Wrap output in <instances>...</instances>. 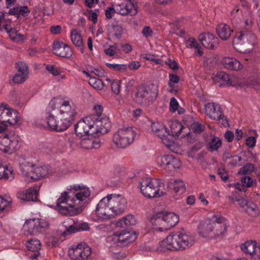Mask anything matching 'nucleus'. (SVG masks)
Returning <instances> with one entry per match:
<instances>
[{"mask_svg":"<svg viewBox=\"0 0 260 260\" xmlns=\"http://www.w3.org/2000/svg\"><path fill=\"white\" fill-rule=\"evenodd\" d=\"M123 28L120 24H111L108 25V33L109 36H112L117 39H120L123 34Z\"/></svg>","mask_w":260,"mask_h":260,"instance_id":"72a5a7b5","label":"nucleus"},{"mask_svg":"<svg viewBox=\"0 0 260 260\" xmlns=\"http://www.w3.org/2000/svg\"><path fill=\"white\" fill-rule=\"evenodd\" d=\"M194 238L185 233L180 232L170 233L166 239L160 242L156 250L165 252L167 250H183L193 245Z\"/></svg>","mask_w":260,"mask_h":260,"instance_id":"7ed1b4c3","label":"nucleus"},{"mask_svg":"<svg viewBox=\"0 0 260 260\" xmlns=\"http://www.w3.org/2000/svg\"><path fill=\"white\" fill-rule=\"evenodd\" d=\"M168 187L173 189L175 193L182 194L185 191V185L182 180H171L168 183Z\"/></svg>","mask_w":260,"mask_h":260,"instance_id":"c85d7f7f","label":"nucleus"},{"mask_svg":"<svg viewBox=\"0 0 260 260\" xmlns=\"http://www.w3.org/2000/svg\"><path fill=\"white\" fill-rule=\"evenodd\" d=\"M178 107L179 104L177 100L175 98H172L170 103V110L172 112H175L178 109Z\"/></svg>","mask_w":260,"mask_h":260,"instance_id":"bf43d9fd","label":"nucleus"},{"mask_svg":"<svg viewBox=\"0 0 260 260\" xmlns=\"http://www.w3.org/2000/svg\"><path fill=\"white\" fill-rule=\"evenodd\" d=\"M256 36L252 32L247 30L240 31L234 39V42L239 40L241 44L247 48V51L252 49L256 42Z\"/></svg>","mask_w":260,"mask_h":260,"instance_id":"dca6fc26","label":"nucleus"},{"mask_svg":"<svg viewBox=\"0 0 260 260\" xmlns=\"http://www.w3.org/2000/svg\"><path fill=\"white\" fill-rule=\"evenodd\" d=\"M225 68L230 70H238L241 68V64L237 59L233 58L224 57L222 61Z\"/></svg>","mask_w":260,"mask_h":260,"instance_id":"7c9ffc66","label":"nucleus"},{"mask_svg":"<svg viewBox=\"0 0 260 260\" xmlns=\"http://www.w3.org/2000/svg\"><path fill=\"white\" fill-rule=\"evenodd\" d=\"M241 14L242 11L237 6L235 7L231 12L230 18L233 24H237L241 21Z\"/></svg>","mask_w":260,"mask_h":260,"instance_id":"ea45409f","label":"nucleus"},{"mask_svg":"<svg viewBox=\"0 0 260 260\" xmlns=\"http://www.w3.org/2000/svg\"><path fill=\"white\" fill-rule=\"evenodd\" d=\"M166 63L173 70H176L178 69V65L177 63L174 60L168 59L166 61Z\"/></svg>","mask_w":260,"mask_h":260,"instance_id":"338daca9","label":"nucleus"},{"mask_svg":"<svg viewBox=\"0 0 260 260\" xmlns=\"http://www.w3.org/2000/svg\"><path fill=\"white\" fill-rule=\"evenodd\" d=\"M115 13H116L115 8L109 7L105 11V16L107 19H110L112 18L113 14Z\"/></svg>","mask_w":260,"mask_h":260,"instance_id":"69168bd1","label":"nucleus"},{"mask_svg":"<svg viewBox=\"0 0 260 260\" xmlns=\"http://www.w3.org/2000/svg\"><path fill=\"white\" fill-rule=\"evenodd\" d=\"M164 218L166 222L163 228H159L158 231L162 232L164 230H168L170 228L175 226L179 222V216L173 212H168L164 211Z\"/></svg>","mask_w":260,"mask_h":260,"instance_id":"393cba45","label":"nucleus"},{"mask_svg":"<svg viewBox=\"0 0 260 260\" xmlns=\"http://www.w3.org/2000/svg\"><path fill=\"white\" fill-rule=\"evenodd\" d=\"M73 189L79 191L75 194L64 191L57 200L56 209L62 214L70 216L79 214L88 203V198L90 195L88 188L75 185ZM69 190L71 191L72 189Z\"/></svg>","mask_w":260,"mask_h":260,"instance_id":"f257e3e1","label":"nucleus"},{"mask_svg":"<svg viewBox=\"0 0 260 260\" xmlns=\"http://www.w3.org/2000/svg\"><path fill=\"white\" fill-rule=\"evenodd\" d=\"M127 202L120 194H109L103 198L98 204L95 212L104 219L113 218L125 210Z\"/></svg>","mask_w":260,"mask_h":260,"instance_id":"f03ea898","label":"nucleus"},{"mask_svg":"<svg viewBox=\"0 0 260 260\" xmlns=\"http://www.w3.org/2000/svg\"><path fill=\"white\" fill-rule=\"evenodd\" d=\"M63 225L66 229L62 234V236L64 237L78 232L87 231L89 229V225L87 223H78L75 222L70 218H68L63 222Z\"/></svg>","mask_w":260,"mask_h":260,"instance_id":"f3484780","label":"nucleus"},{"mask_svg":"<svg viewBox=\"0 0 260 260\" xmlns=\"http://www.w3.org/2000/svg\"><path fill=\"white\" fill-rule=\"evenodd\" d=\"M127 67L131 70H136L141 67V63L139 61H132L129 62Z\"/></svg>","mask_w":260,"mask_h":260,"instance_id":"774afa93","label":"nucleus"},{"mask_svg":"<svg viewBox=\"0 0 260 260\" xmlns=\"http://www.w3.org/2000/svg\"><path fill=\"white\" fill-rule=\"evenodd\" d=\"M82 140L80 142L81 147L86 149L92 148V139H88L87 137L82 138Z\"/></svg>","mask_w":260,"mask_h":260,"instance_id":"8fccbe9b","label":"nucleus"},{"mask_svg":"<svg viewBox=\"0 0 260 260\" xmlns=\"http://www.w3.org/2000/svg\"><path fill=\"white\" fill-rule=\"evenodd\" d=\"M92 119L91 134L100 133L106 134L109 132L111 127V123L108 117L102 116L100 118L98 115H90Z\"/></svg>","mask_w":260,"mask_h":260,"instance_id":"9d476101","label":"nucleus"},{"mask_svg":"<svg viewBox=\"0 0 260 260\" xmlns=\"http://www.w3.org/2000/svg\"><path fill=\"white\" fill-rule=\"evenodd\" d=\"M78 139L76 136H72L68 138V143L71 149H75L78 146Z\"/></svg>","mask_w":260,"mask_h":260,"instance_id":"13d9d810","label":"nucleus"},{"mask_svg":"<svg viewBox=\"0 0 260 260\" xmlns=\"http://www.w3.org/2000/svg\"><path fill=\"white\" fill-rule=\"evenodd\" d=\"M76 114L77 112L74 105L71 106L68 101H63L62 103L60 106V115L59 116L61 119H66L72 124Z\"/></svg>","mask_w":260,"mask_h":260,"instance_id":"a211bd4d","label":"nucleus"},{"mask_svg":"<svg viewBox=\"0 0 260 260\" xmlns=\"http://www.w3.org/2000/svg\"><path fill=\"white\" fill-rule=\"evenodd\" d=\"M164 211H161L154 214L150 218L151 223L158 230L159 228H163L166 222L164 218Z\"/></svg>","mask_w":260,"mask_h":260,"instance_id":"2f4dec72","label":"nucleus"},{"mask_svg":"<svg viewBox=\"0 0 260 260\" xmlns=\"http://www.w3.org/2000/svg\"><path fill=\"white\" fill-rule=\"evenodd\" d=\"M157 163L164 169L169 171L179 169L181 166L180 159L172 155H165L158 157Z\"/></svg>","mask_w":260,"mask_h":260,"instance_id":"ddd939ff","label":"nucleus"},{"mask_svg":"<svg viewBox=\"0 0 260 260\" xmlns=\"http://www.w3.org/2000/svg\"><path fill=\"white\" fill-rule=\"evenodd\" d=\"M222 145L221 140L218 137L213 136L209 143V150L212 152L217 151Z\"/></svg>","mask_w":260,"mask_h":260,"instance_id":"a19ab883","label":"nucleus"},{"mask_svg":"<svg viewBox=\"0 0 260 260\" xmlns=\"http://www.w3.org/2000/svg\"><path fill=\"white\" fill-rule=\"evenodd\" d=\"M116 13L122 15H135L137 13V4L135 0L129 1L128 3H122L115 6Z\"/></svg>","mask_w":260,"mask_h":260,"instance_id":"aec40b11","label":"nucleus"},{"mask_svg":"<svg viewBox=\"0 0 260 260\" xmlns=\"http://www.w3.org/2000/svg\"><path fill=\"white\" fill-rule=\"evenodd\" d=\"M35 165L28 162L25 161L21 164L20 168L22 172L26 176L27 171H30L32 169Z\"/></svg>","mask_w":260,"mask_h":260,"instance_id":"5fc2aeb1","label":"nucleus"},{"mask_svg":"<svg viewBox=\"0 0 260 260\" xmlns=\"http://www.w3.org/2000/svg\"><path fill=\"white\" fill-rule=\"evenodd\" d=\"M180 78L178 76L170 74L169 75V81L168 84L170 87H171V90H170L172 92L174 88V83H177L179 81Z\"/></svg>","mask_w":260,"mask_h":260,"instance_id":"3c124183","label":"nucleus"},{"mask_svg":"<svg viewBox=\"0 0 260 260\" xmlns=\"http://www.w3.org/2000/svg\"><path fill=\"white\" fill-rule=\"evenodd\" d=\"M184 126L180 122H173L171 125V137H178Z\"/></svg>","mask_w":260,"mask_h":260,"instance_id":"4c0bfd02","label":"nucleus"},{"mask_svg":"<svg viewBox=\"0 0 260 260\" xmlns=\"http://www.w3.org/2000/svg\"><path fill=\"white\" fill-rule=\"evenodd\" d=\"M61 102V100L59 99L54 98L53 99L51 100L48 105L49 110H55L59 105L61 106L62 104Z\"/></svg>","mask_w":260,"mask_h":260,"instance_id":"6e6d98bb","label":"nucleus"},{"mask_svg":"<svg viewBox=\"0 0 260 260\" xmlns=\"http://www.w3.org/2000/svg\"><path fill=\"white\" fill-rule=\"evenodd\" d=\"M107 66L110 68L113 69L116 71H125L127 67L126 64H112L110 63H106Z\"/></svg>","mask_w":260,"mask_h":260,"instance_id":"4d7b16f0","label":"nucleus"},{"mask_svg":"<svg viewBox=\"0 0 260 260\" xmlns=\"http://www.w3.org/2000/svg\"><path fill=\"white\" fill-rule=\"evenodd\" d=\"M115 236L117 237V241L123 246H126L133 243L137 238L136 234L131 233L129 231H126L125 230L115 232Z\"/></svg>","mask_w":260,"mask_h":260,"instance_id":"5701e85b","label":"nucleus"},{"mask_svg":"<svg viewBox=\"0 0 260 260\" xmlns=\"http://www.w3.org/2000/svg\"><path fill=\"white\" fill-rule=\"evenodd\" d=\"M21 146L19 137L15 135L14 130H10L9 133H4L0 136V150L9 154L18 150Z\"/></svg>","mask_w":260,"mask_h":260,"instance_id":"39448f33","label":"nucleus"},{"mask_svg":"<svg viewBox=\"0 0 260 260\" xmlns=\"http://www.w3.org/2000/svg\"><path fill=\"white\" fill-rule=\"evenodd\" d=\"M71 40L74 45L78 47L80 51L83 53L84 52L83 40L81 35L79 33L76 29H72L70 35Z\"/></svg>","mask_w":260,"mask_h":260,"instance_id":"c756f323","label":"nucleus"},{"mask_svg":"<svg viewBox=\"0 0 260 260\" xmlns=\"http://www.w3.org/2000/svg\"><path fill=\"white\" fill-rule=\"evenodd\" d=\"M26 245L29 250L27 255L29 259L34 260L40 255V250L41 248V244L39 240L30 239L27 241Z\"/></svg>","mask_w":260,"mask_h":260,"instance_id":"4be33fe9","label":"nucleus"},{"mask_svg":"<svg viewBox=\"0 0 260 260\" xmlns=\"http://www.w3.org/2000/svg\"><path fill=\"white\" fill-rule=\"evenodd\" d=\"M160 128L159 129V132L156 134V135L160 137L162 140L163 143L168 147H169L171 142L170 138L171 137L170 132L168 128L166 127L164 125L160 126Z\"/></svg>","mask_w":260,"mask_h":260,"instance_id":"f704fd0d","label":"nucleus"},{"mask_svg":"<svg viewBox=\"0 0 260 260\" xmlns=\"http://www.w3.org/2000/svg\"><path fill=\"white\" fill-rule=\"evenodd\" d=\"M47 123L49 128L51 130L56 131V127H57V121L52 114H49L46 118Z\"/></svg>","mask_w":260,"mask_h":260,"instance_id":"de8ad7c7","label":"nucleus"},{"mask_svg":"<svg viewBox=\"0 0 260 260\" xmlns=\"http://www.w3.org/2000/svg\"><path fill=\"white\" fill-rule=\"evenodd\" d=\"M217 172L223 181H225L228 179L229 176L225 169L219 168L217 170Z\"/></svg>","mask_w":260,"mask_h":260,"instance_id":"0e129e2a","label":"nucleus"},{"mask_svg":"<svg viewBox=\"0 0 260 260\" xmlns=\"http://www.w3.org/2000/svg\"><path fill=\"white\" fill-rule=\"evenodd\" d=\"M38 191L37 189L30 188L25 191H20L17 193L18 198L25 201H37Z\"/></svg>","mask_w":260,"mask_h":260,"instance_id":"bb28decb","label":"nucleus"},{"mask_svg":"<svg viewBox=\"0 0 260 260\" xmlns=\"http://www.w3.org/2000/svg\"><path fill=\"white\" fill-rule=\"evenodd\" d=\"M256 247L255 241H247L241 245V249L244 252L252 255L253 254Z\"/></svg>","mask_w":260,"mask_h":260,"instance_id":"c9c22d12","label":"nucleus"},{"mask_svg":"<svg viewBox=\"0 0 260 260\" xmlns=\"http://www.w3.org/2000/svg\"><path fill=\"white\" fill-rule=\"evenodd\" d=\"M191 129L195 133H200L203 132L205 129L204 125L198 122H194L190 125Z\"/></svg>","mask_w":260,"mask_h":260,"instance_id":"09e8293b","label":"nucleus"},{"mask_svg":"<svg viewBox=\"0 0 260 260\" xmlns=\"http://www.w3.org/2000/svg\"><path fill=\"white\" fill-rule=\"evenodd\" d=\"M199 39L202 45L208 49H214L218 46V39L210 32L200 34Z\"/></svg>","mask_w":260,"mask_h":260,"instance_id":"412c9836","label":"nucleus"},{"mask_svg":"<svg viewBox=\"0 0 260 260\" xmlns=\"http://www.w3.org/2000/svg\"><path fill=\"white\" fill-rule=\"evenodd\" d=\"M157 95L156 92L152 91L150 87L145 85L138 86L134 96V101L139 105L147 104L152 98Z\"/></svg>","mask_w":260,"mask_h":260,"instance_id":"1a4fd4ad","label":"nucleus"},{"mask_svg":"<svg viewBox=\"0 0 260 260\" xmlns=\"http://www.w3.org/2000/svg\"><path fill=\"white\" fill-rule=\"evenodd\" d=\"M88 82L91 86L96 90H102L105 86L101 79L95 77H90Z\"/></svg>","mask_w":260,"mask_h":260,"instance_id":"79ce46f5","label":"nucleus"},{"mask_svg":"<svg viewBox=\"0 0 260 260\" xmlns=\"http://www.w3.org/2000/svg\"><path fill=\"white\" fill-rule=\"evenodd\" d=\"M48 223L42 219H29L26 220L23 227L30 235H37L44 232L48 227Z\"/></svg>","mask_w":260,"mask_h":260,"instance_id":"9b49d317","label":"nucleus"},{"mask_svg":"<svg viewBox=\"0 0 260 260\" xmlns=\"http://www.w3.org/2000/svg\"><path fill=\"white\" fill-rule=\"evenodd\" d=\"M87 12L88 19L92 21L94 24L97 23L98 14L92 10H88Z\"/></svg>","mask_w":260,"mask_h":260,"instance_id":"052dcab7","label":"nucleus"},{"mask_svg":"<svg viewBox=\"0 0 260 260\" xmlns=\"http://www.w3.org/2000/svg\"><path fill=\"white\" fill-rule=\"evenodd\" d=\"M241 181L243 184V186L244 187H250L252 183L251 178L249 176H245L241 179Z\"/></svg>","mask_w":260,"mask_h":260,"instance_id":"e2e57ef3","label":"nucleus"},{"mask_svg":"<svg viewBox=\"0 0 260 260\" xmlns=\"http://www.w3.org/2000/svg\"><path fill=\"white\" fill-rule=\"evenodd\" d=\"M46 70L54 76H57L60 74V71L54 66L47 65L46 67Z\"/></svg>","mask_w":260,"mask_h":260,"instance_id":"680f3d73","label":"nucleus"},{"mask_svg":"<svg viewBox=\"0 0 260 260\" xmlns=\"http://www.w3.org/2000/svg\"><path fill=\"white\" fill-rule=\"evenodd\" d=\"M213 79L214 82L219 86H222L225 85H235L233 83L232 79L229 75L224 72H218Z\"/></svg>","mask_w":260,"mask_h":260,"instance_id":"a878e982","label":"nucleus"},{"mask_svg":"<svg viewBox=\"0 0 260 260\" xmlns=\"http://www.w3.org/2000/svg\"><path fill=\"white\" fill-rule=\"evenodd\" d=\"M137 222V220L134 215H128L117 221L116 226L124 229L129 226L134 225L136 224Z\"/></svg>","mask_w":260,"mask_h":260,"instance_id":"473e14b6","label":"nucleus"},{"mask_svg":"<svg viewBox=\"0 0 260 260\" xmlns=\"http://www.w3.org/2000/svg\"><path fill=\"white\" fill-rule=\"evenodd\" d=\"M53 53L61 57L69 58L73 54V51L70 46L61 41H54L53 43Z\"/></svg>","mask_w":260,"mask_h":260,"instance_id":"6ab92c4d","label":"nucleus"},{"mask_svg":"<svg viewBox=\"0 0 260 260\" xmlns=\"http://www.w3.org/2000/svg\"><path fill=\"white\" fill-rule=\"evenodd\" d=\"M91 253L90 247L78 244L69 250V255L73 260H85L88 258Z\"/></svg>","mask_w":260,"mask_h":260,"instance_id":"2eb2a0df","label":"nucleus"},{"mask_svg":"<svg viewBox=\"0 0 260 260\" xmlns=\"http://www.w3.org/2000/svg\"><path fill=\"white\" fill-rule=\"evenodd\" d=\"M27 75L25 74L17 73L13 78V81L15 83H21L24 82L27 78Z\"/></svg>","mask_w":260,"mask_h":260,"instance_id":"864d4df0","label":"nucleus"},{"mask_svg":"<svg viewBox=\"0 0 260 260\" xmlns=\"http://www.w3.org/2000/svg\"><path fill=\"white\" fill-rule=\"evenodd\" d=\"M59 119L57 121V126L56 127V131L57 132H62L66 130L71 125V123H70L69 121H67V120L64 119H61L60 116H59Z\"/></svg>","mask_w":260,"mask_h":260,"instance_id":"37998d69","label":"nucleus"},{"mask_svg":"<svg viewBox=\"0 0 260 260\" xmlns=\"http://www.w3.org/2000/svg\"><path fill=\"white\" fill-rule=\"evenodd\" d=\"M13 178V171L0 162V179H5L12 180Z\"/></svg>","mask_w":260,"mask_h":260,"instance_id":"58836bf2","label":"nucleus"},{"mask_svg":"<svg viewBox=\"0 0 260 260\" xmlns=\"http://www.w3.org/2000/svg\"><path fill=\"white\" fill-rule=\"evenodd\" d=\"M226 230V219L221 215H214L201 225L199 234L202 237L213 239L223 236Z\"/></svg>","mask_w":260,"mask_h":260,"instance_id":"20e7f679","label":"nucleus"},{"mask_svg":"<svg viewBox=\"0 0 260 260\" xmlns=\"http://www.w3.org/2000/svg\"><path fill=\"white\" fill-rule=\"evenodd\" d=\"M216 33L222 40H227L231 36V29L226 24H218L216 28Z\"/></svg>","mask_w":260,"mask_h":260,"instance_id":"cd10ccee","label":"nucleus"},{"mask_svg":"<svg viewBox=\"0 0 260 260\" xmlns=\"http://www.w3.org/2000/svg\"><path fill=\"white\" fill-rule=\"evenodd\" d=\"M9 36L11 40L17 42L23 41L24 38L23 35L18 34L15 29L12 28Z\"/></svg>","mask_w":260,"mask_h":260,"instance_id":"49530a36","label":"nucleus"},{"mask_svg":"<svg viewBox=\"0 0 260 260\" xmlns=\"http://www.w3.org/2000/svg\"><path fill=\"white\" fill-rule=\"evenodd\" d=\"M106 80L107 81L108 84L111 85L112 91L115 94H118L120 89V81L114 80L112 81L109 78H107Z\"/></svg>","mask_w":260,"mask_h":260,"instance_id":"c03bdc74","label":"nucleus"},{"mask_svg":"<svg viewBox=\"0 0 260 260\" xmlns=\"http://www.w3.org/2000/svg\"><path fill=\"white\" fill-rule=\"evenodd\" d=\"M92 121L90 116L78 121L75 125V131L77 136L82 138L88 137L90 135H92L93 134H91V132Z\"/></svg>","mask_w":260,"mask_h":260,"instance_id":"4468645a","label":"nucleus"},{"mask_svg":"<svg viewBox=\"0 0 260 260\" xmlns=\"http://www.w3.org/2000/svg\"><path fill=\"white\" fill-rule=\"evenodd\" d=\"M245 210L246 213H247L248 215L253 217H257L260 214L258 207L256 204L251 201H250V202L248 203V205L247 206Z\"/></svg>","mask_w":260,"mask_h":260,"instance_id":"e433bc0d","label":"nucleus"},{"mask_svg":"<svg viewBox=\"0 0 260 260\" xmlns=\"http://www.w3.org/2000/svg\"><path fill=\"white\" fill-rule=\"evenodd\" d=\"M150 178H142L139 182V188L142 193L146 197L151 199L159 197L163 195V192L159 193V188Z\"/></svg>","mask_w":260,"mask_h":260,"instance_id":"0eeeda50","label":"nucleus"},{"mask_svg":"<svg viewBox=\"0 0 260 260\" xmlns=\"http://www.w3.org/2000/svg\"><path fill=\"white\" fill-rule=\"evenodd\" d=\"M18 72L19 73L25 74L28 76V67L27 64L23 61H20L17 63Z\"/></svg>","mask_w":260,"mask_h":260,"instance_id":"603ef678","label":"nucleus"},{"mask_svg":"<svg viewBox=\"0 0 260 260\" xmlns=\"http://www.w3.org/2000/svg\"><path fill=\"white\" fill-rule=\"evenodd\" d=\"M136 135L132 127L120 128L114 135L113 141L118 147L125 148L134 142Z\"/></svg>","mask_w":260,"mask_h":260,"instance_id":"423d86ee","label":"nucleus"},{"mask_svg":"<svg viewBox=\"0 0 260 260\" xmlns=\"http://www.w3.org/2000/svg\"><path fill=\"white\" fill-rule=\"evenodd\" d=\"M254 169V165L251 163H248L240 169L238 174L239 175H246L253 172Z\"/></svg>","mask_w":260,"mask_h":260,"instance_id":"a18cd8bd","label":"nucleus"},{"mask_svg":"<svg viewBox=\"0 0 260 260\" xmlns=\"http://www.w3.org/2000/svg\"><path fill=\"white\" fill-rule=\"evenodd\" d=\"M205 112L210 119L221 121L223 126L228 125L226 117L224 115L219 104L215 103H208L205 105Z\"/></svg>","mask_w":260,"mask_h":260,"instance_id":"6e6552de","label":"nucleus"},{"mask_svg":"<svg viewBox=\"0 0 260 260\" xmlns=\"http://www.w3.org/2000/svg\"><path fill=\"white\" fill-rule=\"evenodd\" d=\"M27 171L26 176L34 180H38L48 174V169L46 166H35L30 171Z\"/></svg>","mask_w":260,"mask_h":260,"instance_id":"b1692460","label":"nucleus"},{"mask_svg":"<svg viewBox=\"0 0 260 260\" xmlns=\"http://www.w3.org/2000/svg\"><path fill=\"white\" fill-rule=\"evenodd\" d=\"M0 121L8 122L9 126L18 123V113L7 104L0 105Z\"/></svg>","mask_w":260,"mask_h":260,"instance_id":"f8f14e48","label":"nucleus"}]
</instances>
